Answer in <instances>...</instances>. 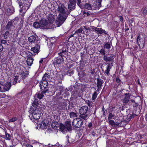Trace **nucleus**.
<instances>
[{
    "mask_svg": "<svg viewBox=\"0 0 147 147\" xmlns=\"http://www.w3.org/2000/svg\"><path fill=\"white\" fill-rule=\"evenodd\" d=\"M38 100L35 99L29 111L30 113L29 117L31 120L33 119L38 120L40 118L41 112L38 108Z\"/></svg>",
    "mask_w": 147,
    "mask_h": 147,
    "instance_id": "obj_1",
    "label": "nucleus"
},
{
    "mask_svg": "<svg viewBox=\"0 0 147 147\" xmlns=\"http://www.w3.org/2000/svg\"><path fill=\"white\" fill-rule=\"evenodd\" d=\"M67 8L64 4L60 3L58 6L57 10L59 12L58 16V21L57 22L58 26L63 24L66 20L69 12H67Z\"/></svg>",
    "mask_w": 147,
    "mask_h": 147,
    "instance_id": "obj_2",
    "label": "nucleus"
},
{
    "mask_svg": "<svg viewBox=\"0 0 147 147\" xmlns=\"http://www.w3.org/2000/svg\"><path fill=\"white\" fill-rule=\"evenodd\" d=\"M88 108L87 106H83L81 107L79 111L80 114V117L85 120H87L88 118Z\"/></svg>",
    "mask_w": 147,
    "mask_h": 147,
    "instance_id": "obj_3",
    "label": "nucleus"
},
{
    "mask_svg": "<svg viewBox=\"0 0 147 147\" xmlns=\"http://www.w3.org/2000/svg\"><path fill=\"white\" fill-rule=\"evenodd\" d=\"M68 47L67 45L64 46L62 49H60L58 51V55L62 57L65 59H67L68 56Z\"/></svg>",
    "mask_w": 147,
    "mask_h": 147,
    "instance_id": "obj_4",
    "label": "nucleus"
},
{
    "mask_svg": "<svg viewBox=\"0 0 147 147\" xmlns=\"http://www.w3.org/2000/svg\"><path fill=\"white\" fill-rule=\"evenodd\" d=\"M65 59L58 55L57 57L55 58L53 60V63L55 66L59 67L64 62Z\"/></svg>",
    "mask_w": 147,
    "mask_h": 147,
    "instance_id": "obj_5",
    "label": "nucleus"
},
{
    "mask_svg": "<svg viewBox=\"0 0 147 147\" xmlns=\"http://www.w3.org/2000/svg\"><path fill=\"white\" fill-rule=\"evenodd\" d=\"M81 119L80 117L74 119L72 122L73 126L76 128L81 127L83 124V121Z\"/></svg>",
    "mask_w": 147,
    "mask_h": 147,
    "instance_id": "obj_6",
    "label": "nucleus"
},
{
    "mask_svg": "<svg viewBox=\"0 0 147 147\" xmlns=\"http://www.w3.org/2000/svg\"><path fill=\"white\" fill-rule=\"evenodd\" d=\"M136 42L140 49L143 48L145 46V42L144 39L141 38L140 35H138L137 37Z\"/></svg>",
    "mask_w": 147,
    "mask_h": 147,
    "instance_id": "obj_7",
    "label": "nucleus"
},
{
    "mask_svg": "<svg viewBox=\"0 0 147 147\" xmlns=\"http://www.w3.org/2000/svg\"><path fill=\"white\" fill-rule=\"evenodd\" d=\"M19 4L20 7L22 6L24 8L28 9L30 6V3L28 0H22L20 2H17Z\"/></svg>",
    "mask_w": 147,
    "mask_h": 147,
    "instance_id": "obj_8",
    "label": "nucleus"
},
{
    "mask_svg": "<svg viewBox=\"0 0 147 147\" xmlns=\"http://www.w3.org/2000/svg\"><path fill=\"white\" fill-rule=\"evenodd\" d=\"M41 29H45L48 28L47 21L45 18H42L40 20Z\"/></svg>",
    "mask_w": 147,
    "mask_h": 147,
    "instance_id": "obj_9",
    "label": "nucleus"
},
{
    "mask_svg": "<svg viewBox=\"0 0 147 147\" xmlns=\"http://www.w3.org/2000/svg\"><path fill=\"white\" fill-rule=\"evenodd\" d=\"M42 81H41L39 83V86L40 87L41 91H45L46 90V92H49V89L48 88V83L43 85Z\"/></svg>",
    "mask_w": 147,
    "mask_h": 147,
    "instance_id": "obj_10",
    "label": "nucleus"
},
{
    "mask_svg": "<svg viewBox=\"0 0 147 147\" xmlns=\"http://www.w3.org/2000/svg\"><path fill=\"white\" fill-rule=\"evenodd\" d=\"M115 55L113 54H111L110 56H107L106 55H104L103 57V60L107 62L112 61L114 59Z\"/></svg>",
    "mask_w": 147,
    "mask_h": 147,
    "instance_id": "obj_11",
    "label": "nucleus"
},
{
    "mask_svg": "<svg viewBox=\"0 0 147 147\" xmlns=\"http://www.w3.org/2000/svg\"><path fill=\"white\" fill-rule=\"evenodd\" d=\"M64 125L66 127V129L68 130V131H70L72 130V126L71 125V121L69 120H67L65 121Z\"/></svg>",
    "mask_w": 147,
    "mask_h": 147,
    "instance_id": "obj_12",
    "label": "nucleus"
},
{
    "mask_svg": "<svg viewBox=\"0 0 147 147\" xmlns=\"http://www.w3.org/2000/svg\"><path fill=\"white\" fill-rule=\"evenodd\" d=\"M67 105L66 102H61L58 105L57 108L59 110H67Z\"/></svg>",
    "mask_w": 147,
    "mask_h": 147,
    "instance_id": "obj_13",
    "label": "nucleus"
},
{
    "mask_svg": "<svg viewBox=\"0 0 147 147\" xmlns=\"http://www.w3.org/2000/svg\"><path fill=\"white\" fill-rule=\"evenodd\" d=\"M94 30L95 31L97 32V33L99 34H105V35H107L108 34L107 33L106 31L104 29H102V28H98L97 27H94Z\"/></svg>",
    "mask_w": 147,
    "mask_h": 147,
    "instance_id": "obj_14",
    "label": "nucleus"
},
{
    "mask_svg": "<svg viewBox=\"0 0 147 147\" xmlns=\"http://www.w3.org/2000/svg\"><path fill=\"white\" fill-rule=\"evenodd\" d=\"M61 93L57 92L55 96V97L54 99L56 101L57 103H59L61 100L62 99L63 96Z\"/></svg>",
    "mask_w": 147,
    "mask_h": 147,
    "instance_id": "obj_15",
    "label": "nucleus"
},
{
    "mask_svg": "<svg viewBox=\"0 0 147 147\" xmlns=\"http://www.w3.org/2000/svg\"><path fill=\"white\" fill-rule=\"evenodd\" d=\"M108 65L106 67V70L105 71V72L106 73L107 76H109V72L111 69L112 68V67L113 66V63H107L105 64Z\"/></svg>",
    "mask_w": 147,
    "mask_h": 147,
    "instance_id": "obj_16",
    "label": "nucleus"
},
{
    "mask_svg": "<svg viewBox=\"0 0 147 147\" xmlns=\"http://www.w3.org/2000/svg\"><path fill=\"white\" fill-rule=\"evenodd\" d=\"M28 40L31 42H37L38 40L37 36L36 35H32L28 38Z\"/></svg>",
    "mask_w": 147,
    "mask_h": 147,
    "instance_id": "obj_17",
    "label": "nucleus"
},
{
    "mask_svg": "<svg viewBox=\"0 0 147 147\" xmlns=\"http://www.w3.org/2000/svg\"><path fill=\"white\" fill-rule=\"evenodd\" d=\"M40 49V45L38 44H36L35 47H32L31 51L33 52L34 53L38 54L39 52Z\"/></svg>",
    "mask_w": 147,
    "mask_h": 147,
    "instance_id": "obj_18",
    "label": "nucleus"
},
{
    "mask_svg": "<svg viewBox=\"0 0 147 147\" xmlns=\"http://www.w3.org/2000/svg\"><path fill=\"white\" fill-rule=\"evenodd\" d=\"M33 60L34 59L32 57V55L30 54L28 55L26 61L27 65L29 66H31L32 64Z\"/></svg>",
    "mask_w": 147,
    "mask_h": 147,
    "instance_id": "obj_19",
    "label": "nucleus"
},
{
    "mask_svg": "<svg viewBox=\"0 0 147 147\" xmlns=\"http://www.w3.org/2000/svg\"><path fill=\"white\" fill-rule=\"evenodd\" d=\"M96 85L97 87H98V88L102 86V84L104 83V81L103 80L101 79L100 78H97Z\"/></svg>",
    "mask_w": 147,
    "mask_h": 147,
    "instance_id": "obj_20",
    "label": "nucleus"
},
{
    "mask_svg": "<svg viewBox=\"0 0 147 147\" xmlns=\"http://www.w3.org/2000/svg\"><path fill=\"white\" fill-rule=\"evenodd\" d=\"M68 8L71 11L74 10L76 8V2H69Z\"/></svg>",
    "mask_w": 147,
    "mask_h": 147,
    "instance_id": "obj_21",
    "label": "nucleus"
},
{
    "mask_svg": "<svg viewBox=\"0 0 147 147\" xmlns=\"http://www.w3.org/2000/svg\"><path fill=\"white\" fill-rule=\"evenodd\" d=\"M47 19L50 24H53L55 19L54 16L52 14H49L47 16Z\"/></svg>",
    "mask_w": 147,
    "mask_h": 147,
    "instance_id": "obj_22",
    "label": "nucleus"
},
{
    "mask_svg": "<svg viewBox=\"0 0 147 147\" xmlns=\"http://www.w3.org/2000/svg\"><path fill=\"white\" fill-rule=\"evenodd\" d=\"M125 96L123 99V102L126 104L129 101V99L130 96V94L129 93L125 94Z\"/></svg>",
    "mask_w": 147,
    "mask_h": 147,
    "instance_id": "obj_23",
    "label": "nucleus"
},
{
    "mask_svg": "<svg viewBox=\"0 0 147 147\" xmlns=\"http://www.w3.org/2000/svg\"><path fill=\"white\" fill-rule=\"evenodd\" d=\"M21 75L22 79V80H24L28 76L29 74L28 71L26 70L21 73Z\"/></svg>",
    "mask_w": 147,
    "mask_h": 147,
    "instance_id": "obj_24",
    "label": "nucleus"
},
{
    "mask_svg": "<svg viewBox=\"0 0 147 147\" xmlns=\"http://www.w3.org/2000/svg\"><path fill=\"white\" fill-rule=\"evenodd\" d=\"M2 86L3 89L6 91H8L11 86V83L10 82H9L6 84H4V85H2Z\"/></svg>",
    "mask_w": 147,
    "mask_h": 147,
    "instance_id": "obj_25",
    "label": "nucleus"
},
{
    "mask_svg": "<svg viewBox=\"0 0 147 147\" xmlns=\"http://www.w3.org/2000/svg\"><path fill=\"white\" fill-rule=\"evenodd\" d=\"M66 128L65 125L62 123L60 124L59 126V129L62 132L65 133V131H68Z\"/></svg>",
    "mask_w": 147,
    "mask_h": 147,
    "instance_id": "obj_26",
    "label": "nucleus"
},
{
    "mask_svg": "<svg viewBox=\"0 0 147 147\" xmlns=\"http://www.w3.org/2000/svg\"><path fill=\"white\" fill-rule=\"evenodd\" d=\"M6 12L8 16L11 15L14 12V8L13 7H11V8H8L7 9Z\"/></svg>",
    "mask_w": 147,
    "mask_h": 147,
    "instance_id": "obj_27",
    "label": "nucleus"
},
{
    "mask_svg": "<svg viewBox=\"0 0 147 147\" xmlns=\"http://www.w3.org/2000/svg\"><path fill=\"white\" fill-rule=\"evenodd\" d=\"M50 77L49 74L48 72L45 73L44 75L42 78V80L43 81H47L49 78Z\"/></svg>",
    "mask_w": 147,
    "mask_h": 147,
    "instance_id": "obj_28",
    "label": "nucleus"
},
{
    "mask_svg": "<svg viewBox=\"0 0 147 147\" xmlns=\"http://www.w3.org/2000/svg\"><path fill=\"white\" fill-rule=\"evenodd\" d=\"M135 116L136 114L133 113V112H131L127 115V119L128 121H129L132 118H133Z\"/></svg>",
    "mask_w": 147,
    "mask_h": 147,
    "instance_id": "obj_29",
    "label": "nucleus"
},
{
    "mask_svg": "<svg viewBox=\"0 0 147 147\" xmlns=\"http://www.w3.org/2000/svg\"><path fill=\"white\" fill-rule=\"evenodd\" d=\"M13 26L12 22L11 20L8 21L6 26V27L7 29L8 30H10L11 27Z\"/></svg>",
    "mask_w": 147,
    "mask_h": 147,
    "instance_id": "obj_30",
    "label": "nucleus"
},
{
    "mask_svg": "<svg viewBox=\"0 0 147 147\" xmlns=\"http://www.w3.org/2000/svg\"><path fill=\"white\" fill-rule=\"evenodd\" d=\"M142 13L143 17H145L147 15V7H145L142 9Z\"/></svg>",
    "mask_w": 147,
    "mask_h": 147,
    "instance_id": "obj_31",
    "label": "nucleus"
},
{
    "mask_svg": "<svg viewBox=\"0 0 147 147\" xmlns=\"http://www.w3.org/2000/svg\"><path fill=\"white\" fill-rule=\"evenodd\" d=\"M57 90H58L59 91V92H57L61 93L62 92H63L64 90V88L62 86H59L57 85L56 86V88Z\"/></svg>",
    "mask_w": 147,
    "mask_h": 147,
    "instance_id": "obj_32",
    "label": "nucleus"
},
{
    "mask_svg": "<svg viewBox=\"0 0 147 147\" xmlns=\"http://www.w3.org/2000/svg\"><path fill=\"white\" fill-rule=\"evenodd\" d=\"M42 92L41 93H38L37 95V97L39 99L42 98L44 96V94H45L46 92V90L45 91H41Z\"/></svg>",
    "mask_w": 147,
    "mask_h": 147,
    "instance_id": "obj_33",
    "label": "nucleus"
},
{
    "mask_svg": "<svg viewBox=\"0 0 147 147\" xmlns=\"http://www.w3.org/2000/svg\"><path fill=\"white\" fill-rule=\"evenodd\" d=\"M98 94V93L95 91L92 94L91 100L94 101L96 98Z\"/></svg>",
    "mask_w": 147,
    "mask_h": 147,
    "instance_id": "obj_34",
    "label": "nucleus"
},
{
    "mask_svg": "<svg viewBox=\"0 0 147 147\" xmlns=\"http://www.w3.org/2000/svg\"><path fill=\"white\" fill-rule=\"evenodd\" d=\"M69 115L71 118H74L77 117L76 113L73 112H71L69 113Z\"/></svg>",
    "mask_w": 147,
    "mask_h": 147,
    "instance_id": "obj_35",
    "label": "nucleus"
},
{
    "mask_svg": "<svg viewBox=\"0 0 147 147\" xmlns=\"http://www.w3.org/2000/svg\"><path fill=\"white\" fill-rule=\"evenodd\" d=\"M111 47V44L109 42H106L104 45V49L109 50Z\"/></svg>",
    "mask_w": 147,
    "mask_h": 147,
    "instance_id": "obj_36",
    "label": "nucleus"
},
{
    "mask_svg": "<svg viewBox=\"0 0 147 147\" xmlns=\"http://www.w3.org/2000/svg\"><path fill=\"white\" fill-rule=\"evenodd\" d=\"M33 26L34 27L36 28H41V27L40 26V23L38 22H35L33 24Z\"/></svg>",
    "mask_w": 147,
    "mask_h": 147,
    "instance_id": "obj_37",
    "label": "nucleus"
},
{
    "mask_svg": "<svg viewBox=\"0 0 147 147\" xmlns=\"http://www.w3.org/2000/svg\"><path fill=\"white\" fill-rule=\"evenodd\" d=\"M102 0H98V1H97L96 4L97 8L99 9L101 7Z\"/></svg>",
    "mask_w": 147,
    "mask_h": 147,
    "instance_id": "obj_38",
    "label": "nucleus"
},
{
    "mask_svg": "<svg viewBox=\"0 0 147 147\" xmlns=\"http://www.w3.org/2000/svg\"><path fill=\"white\" fill-rule=\"evenodd\" d=\"M24 22V21L23 20H21V21H20V24L18 25V28L19 30H20L22 28L23 26V23Z\"/></svg>",
    "mask_w": 147,
    "mask_h": 147,
    "instance_id": "obj_39",
    "label": "nucleus"
},
{
    "mask_svg": "<svg viewBox=\"0 0 147 147\" xmlns=\"http://www.w3.org/2000/svg\"><path fill=\"white\" fill-rule=\"evenodd\" d=\"M9 31H6L5 32V33L3 34V37L5 39H6L9 36Z\"/></svg>",
    "mask_w": 147,
    "mask_h": 147,
    "instance_id": "obj_40",
    "label": "nucleus"
},
{
    "mask_svg": "<svg viewBox=\"0 0 147 147\" xmlns=\"http://www.w3.org/2000/svg\"><path fill=\"white\" fill-rule=\"evenodd\" d=\"M116 81L117 83L118 84V86L121 85L122 82L118 76H117L116 78Z\"/></svg>",
    "mask_w": 147,
    "mask_h": 147,
    "instance_id": "obj_41",
    "label": "nucleus"
},
{
    "mask_svg": "<svg viewBox=\"0 0 147 147\" xmlns=\"http://www.w3.org/2000/svg\"><path fill=\"white\" fill-rule=\"evenodd\" d=\"M88 106L90 107L91 108L92 107L93 104H92V102L91 100H87V101L86 102Z\"/></svg>",
    "mask_w": 147,
    "mask_h": 147,
    "instance_id": "obj_42",
    "label": "nucleus"
},
{
    "mask_svg": "<svg viewBox=\"0 0 147 147\" xmlns=\"http://www.w3.org/2000/svg\"><path fill=\"white\" fill-rule=\"evenodd\" d=\"M18 119L17 117H15L12 118L9 120V122H12L17 121Z\"/></svg>",
    "mask_w": 147,
    "mask_h": 147,
    "instance_id": "obj_43",
    "label": "nucleus"
},
{
    "mask_svg": "<svg viewBox=\"0 0 147 147\" xmlns=\"http://www.w3.org/2000/svg\"><path fill=\"white\" fill-rule=\"evenodd\" d=\"M84 7L85 8L88 10L90 9L91 8V6L90 4L88 3L85 4Z\"/></svg>",
    "mask_w": 147,
    "mask_h": 147,
    "instance_id": "obj_44",
    "label": "nucleus"
},
{
    "mask_svg": "<svg viewBox=\"0 0 147 147\" xmlns=\"http://www.w3.org/2000/svg\"><path fill=\"white\" fill-rule=\"evenodd\" d=\"M74 71L73 70H68L66 72V74L69 76H71L74 74Z\"/></svg>",
    "mask_w": 147,
    "mask_h": 147,
    "instance_id": "obj_45",
    "label": "nucleus"
},
{
    "mask_svg": "<svg viewBox=\"0 0 147 147\" xmlns=\"http://www.w3.org/2000/svg\"><path fill=\"white\" fill-rule=\"evenodd\" d=\"M63 76V75L61 74L57 75L56 77V79L59 80H61Z\"/></svg>",
    "mask_w": 147,
    "mask_h": 147,
    "instance_id": "obj_46",
    "label": "nucleus"
},
{
    "mask_svg": "<svg viewBox=\"0 0 147 147\" xmlns=\"http://www.w3.org/2000/svg\"><path fill=\"white\" fill-rule=\"evenodd\" d=\"M100 53L102 55H105L106 54L105 51V49H102L99 51Z\"/></svg>",
    "mask_w": 147,
    "mask_h": 147,
    "instance_id": "obj_47",
    "label": "nucleus"
},
{
    "mask_svg": "<svg viewBox=\"0 0 147 147\" xmlns=\"http://www.w3.org/2000/svg\"><path fill=\"white\" fill-rule=\"evenodd\" d=\"M114 117V115L112 113H109L108 117V119H112V118Z\"/></svg>",
    "mask_w": 147,
    "mask_h": 147,
    "instance_id": "obj_48",
    "label": "nucleus"
},
{
    "mask_svg": "<svg viewBox=\"0 0 147 147\" xmlns=\"http://www.w3.org/2000/svg\"><path fill=\"white\" fill-rule=\"evenodd\" d=\"M5 136L6 138L8 140H10L11 139V136L10 135L7 133L6 132H5Z\"/></svg>",
    "mask_w": 147,
    "mask_h": 147,
    "instance_id": "obj_49",
    "label": "nucleus"
},
{
    "mask_svg": "<svg viewBox=\"0 0 147 147\" xmlns=\"http://www.w3.org/2000/svg\"><path fill=\"white\" fill-rule=\"evenodd\" d=\"M109 121V123L110 125H115V123L114 121L111 119H108Z\"/></svg>",
    "mask_w": 147,
    "mask_h": 147,
    "instance_id": "obj_50",
    "label": "nucleus"
},
{
    "mask_svg": "<svg viewBox=\"0 0 147 147\" xmlns=\"http://www.w3.org/2000/svg\"><path fill=\"white\" fill-rule=\"evenodd\" d=\"M102 111H103V115L104 116H105L107 113V111L105 110L103 106L102 108Z\"/></svg>",
    "mask_w": 147,
    "mask_h": 147,
    "instance_id": "obj_51",
    "label": "nucleus"
},
{
    "mask_svg": "<svg viewBox=\"0 0 147 147\" xmlns=\"http://www.w3.org/2000/svg\"><path fill=\"white\" fill-rule=\"evenodd\" d=\"M82 31H83L82 29L81 28H80L78 30L76 31L75 32V33L76 34L77 33L78 34H79L81 32H82Z\"/></svg>",
    "mask_w": 147,
    "mask_h": 147,
    "instance_id": "obj_52",
    "label": "nucleus"
},
{
    "mask_svg": "<svg viewBox=\"0 0 147 147\" xmlns=\"http://www.w3.org/2000/svg\"><path fill=\"white\" fill-rule=\"evenodd\" d=\"M138 106V104L137 103H134L133 105V107L134 109H136L137 108V107Z\"/></svg>",
    "mask_w": 147,
    "mask_h": 147,
    "instance_id": "obj_53",
    "label": "nucleus"
},
{
    "mask_svg": "<svg viewBox=\"0 0 147 147\" xmlns=\"http://www.w3.org/2000/svg\"><path fill=\"white\" fill-rule=\"evenodd\" d=\"M73 107V105L72 103H69L68 107V110L72 109Z\"/></svg>",
    "mask_w": 147,
    "mask_h": 147,
    "instance_id": "obj_54",
    "label": "nucleus"
},
{
    "mask_svg": "<svg viewBox=\"0 0 147 147\" xmlns=\"http://www.w3.org/2000/svg\"><path fill=\"white\" fill-rule=\"evenodd\" d=\"M125 32H126L129 30V28L127 24H125Z\"/></svg>",
    "mask_w": 147,
    "mask_h": 147,
    "instance_id": "obj_55",
    "label": "nucleus"
},
{
    "mask_svg": "<svg viewBox=\"0 0 147 147\" xmlns=\"http://www.w3.org/2000/svg\"><path fill=\"white\" fill-rule=\"evenodd\" d=\"M19 78V76H16L15 77V78H14V81L16 82V83H17V80Z\"/></svg>",
    "mask_w": 147,
    "mask_h": 147,
    "instance_id": "obj_56",
    "label": "nucleus"
},
{
    "mask_svg": "<svg viewBox=\"0 0 147 147\" xmlns=\"http://www.w3.org/2000/svg\"><path fill=\"white\" fill-rule=\"evenodd\" d=\"M77 1V3L78 5L80 6V3L81 2V0H76Z\"/></svg>",
    "mask_w": 147,
    "mask_h": 147,
    "instance_id": "obj_57",
    "label": "nucleus"
},
{
    "mask_svg": "<svg viewBox=\"0 0 147 147\" xmlns=\"http://www.w3.org/2000/svg\"><path fill=\"white\" fill-rule=\"evenodd\" d=\"M119 20L121 22H123V18L122 16H118Z\"/></svg>",
    "mask_w": 147,
    "mask_h": 147,
    "instance_id": "obj_58",
    "label": "nucleus"
},
{
    "mask_svg": "<svg viewBox=\"0 0 147 147\" xmlns=\"http://www.w3.org/2000/svg\"><path fill=\"white\" fill-rule=\"evenodd\" d=\"M92 123L91 122L89 123L88 125V127L90 128H91L92 127Z\"/></svg>",
    "mask_w": 147,
    "mask_h": 147,
    "instance_id": "obj_59",
    "label": "nucleus"
},
{
    "mask_svg": "<svg viewBox=\"0 0 147 147\" xmlns=\"http://www.w3.org/2000/svg\"><path fill=\"white\" fill-rule=\"evenodd\" d=\"M7 42L6 40H1V43L2 44H5L7 43Z\"/></svg>",
    "mask_w": 147,
    "mask_h": 147,
    "instance_id": "obj_60",
    "label": "nucleus"
},
{
    "mask_svg": "<svg viewBox=\"0 0 147 147\" xmlns=\"http://www.w3.org/2000/svg\"><path fill=\"white\" fill-rule=\"evenodd\" d=\"M83 14H86L87 16H89L90 15V14L88 12H86L85 11H84L83 12Z\"/></svg>",
    "mask_w": 147,
    "mask_h": 147,
    "instance_id": "obj_61",
    "label": "nucleus"
},
{
    "mask_svg": "<svg viewBox=\"0 0 147 147\" xmlns=\"http://www.w3.org/2000/svg\"><path fill=\"white\" fill-rule=\"evenodd\" d=\"M26 146V147H33L32 145L29 144H27Z\"/></svg>",
    "mask_w": 147,
    "mask_h": 147,
    "instance_id": "obj_62",
    "label": "nucleus"
},
{
    "mask_svg": "<svg viewBox=\"0 0 147 147\" xmlns=\"http://www.w3.org/2000/svg\"><path fill=\"white\" fill-rule=\"evenodd\" d=\"M3 50V47L1 44H0V52H1Z\"/></svg>",
    "mask_w": 147,
    "mask_h": 147,
    "instance_id": "obj_63",
    "label": "nucleus"
},
{
    "mask_svg": "<svg viewBox=\"0 0 147 147\" xmlns=\"http://www.w3.org/2000/svg\"><path fill=\"white\" fill-rule=\"evenodd\" d=\"M101 88H102L100 87L98 88V87H97V89L96 90V89L95 88V90L98 92L99 91L101 90Z\"/></svg>",
    "mask_w": 147,
    "mask_h": 147,
    "instance_id": "obj_64",
    "label": "nucleus"
}]
</instances>
